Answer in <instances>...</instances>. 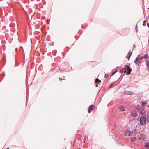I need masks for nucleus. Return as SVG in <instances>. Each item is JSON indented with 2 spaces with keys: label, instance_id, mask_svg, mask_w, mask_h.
Listing matches in <instances>:
<instances>
[{
  "label": "nucleus",
  "instance_id": "f257e3e1",
  "mask_svg": "<svg viewBox=\"0 0 149 149\" xmlns=\"http://www.w3.org/2000/svg\"><path fill=\"white\" fill-rule=\"evenodd\" d=\"M146 122V117L144 116H142L140 118V123L141 125H144Z\"/></svg>",
  "mask_w": 149,
  "mask_h": 149
},
{
  "label": "nucleus",
  "instance_id": "f03ea898",
  "mask_svg": "<svg viewBox=\"0 0 149 149\" xmlns=\"http://www.w3.org/2000/svg\"><path fill=\"white\" fill-rule=\"evenodd\" d=\"M125 67V68H124V72H127V74H130L132 71V69L128 65H126Z\"/></svg>",
  "mask_w": 149,
  "mask_h": 149
},
{
  "label": "nucleus",
  "instance_id": "7ed1b4c3",
  "mask_svg": "<svg viewBox=\"0 0 149 149\" xmlns=\"http://www.w3.org/2000/svg\"><path fill=\"white\" fill-rule=\"evenodd\" d=\"M95 106L94 105H91L89 106L88 108V112L90 113L92 110H95Z\"/></svg>",
  "mask_w": 149,
  "mask_h": 149
},
{
  "label": "nucleus",
  "instance_id": "20e7f679",
  "mask_svg": "<svg viewBox=\"0 0 149 149\" xmlns=\"http://www.w3.org/2000/svg\"><path fill=\"white\" fill-rule=\"evenodd\" d=\"M131 115L132 116L134 117H136L138 116L137 112L135 111H133L131 113Z\"/></svg>",
  "mask_w": 149,
  "mask_h": 149
},
{
  "label": "nucleus",
  "instance_id": "39448f33",
  "mask_svg": "<svg viewBox=\"0 0 149 149\" xmlns=\"http://www.w3.org/2000/svg\"><path fill=\"white\" fill-rule=\"evenodd\" d=\"M134 62L136 65H139L141 63V61H139L138 58H136V59L134 60Z\"/></svg>",
  "mask_w": 149,
  "mask_h": 149
},
{
  "label": "nucleus",
  "instance_id": "423d86ee",
  "mask_svg": "<svg viewBox=\"0 0 149 149\" xmlns=\"http://www.w3.org/2000/svg\"><path fill=\"white\" fill-rule=\"evenodd\" d=\"M132 54V52L130 50L126 56V58L128 59V60H129L130 58V57Z\"/></svg>",
  "mask_w": 149,
  "mask_h": 149
},
{
  "label": "nucleus",
  "instance_id": "0eeeda50",
  "mask_svg": "<svg viewBox=\"0 0 149 149\" xmlns=\"http://www.w3.org/2000/svg\"><path fill=\"white\" fill-rule=\"evenodd\" d=\"M132 132L130 131H127L125 132V136H130L132 134Z\"/></svg>",
  "mask_w": 149,
  "mask_h": 149
},
{
  "label": "nucleus",
  "instance_id": "6e6552de",
  "mask_svg": "<svg viewBox=\"0 0 149 149\" xmlns=\"http://www.w3.org/2000/svg\"><path fill=\"white\" fill-rule=\"evenodd\" d=\"M139 138L141 140H144L145 138V135L144 134H141Z\"/></svg>",
  "mask_w": 149,
  "mask_h": 149
},
{
  "label": "nucleus",
  "instance_id": "1a4fd4ad",
  "mask_svg": "<svg viewBox=\"0 0 149 149\" xmlns=\"http://www.w3.org/2000/svg\"><path fill=\"white\" fill-rule=\"evenodd\" d=\"M126 94L128 95H131L134 94V93L131 91H126L125 92Z\"/></svg>",
  "mask_w": 149,
  "mask_h": 149
},
{
  "label": "nucleus",
  "instance_id": "9d476101",
  "mask_svg": "<svg viewBox=\"0 0 149 149\" xmlns=\"http://www.w3.org/2000/svg\"><path fill=\"white\" fill-rule=\"evenodd\" d=\"M145 147L147 148H149V142H147L145 143Z\"/></svg>",
  "mask_w": 149,
  "mask_h": 149
},
{
  "label": "nucleus",
  "instance_id": "9b49d317",
  "mask_svg": "<svg viewBox=\"0 0 149 149\" xmlns=\"http://www.w3.org/2000/svg\"><path fill=\"white\" fill-rule=\"evenodd\" d=\"M143 57L144 59L149 58V56L147 54H145L143 56Z\"/></svg>",
  "mask_w": 149,
  "mask_h": 149
},
{
  "label": "nucleus",
  "instance_id": "f8f14e48",
  "mask_svg": "<svg viewBox=\"0 0 149 149\" xmlns=\"http://www.w3.org/2000/svg\"><path fill=\"white\" fill-rule=\"evenodd\" d=\"M125 109V108L124 107L121 106L119 107V109L121 111H124V110Z\"/></svg>",
  "mask_w": 149,
  "mask_h": 149
},
{
  "label": "nucleus",
  "instance_id": "ddd939ff",
  "mask_svg": "<svg viewBox=\"0 0 149 149\" xmlns=\"http://www.w3.org/2000/svg\"><path fill=\"white\" fill-rule=\"evenodd\" d=\"M101 82V81L99 80L98 78H97L95 79V82L96 83L98 84L99 83Z\"/></svg>",
  "mask_w": 149,
  "mask_h": 149
},
{
  "label": "nucleus",
  "instance_id": "4468645a",
  "mask_svg": "<svg viewBox=\"0 0 149 149\" xmlns=\"http://www.w3.org/2000/svg\"><path fill=\"white\" fill-rule=\"evenodd\" d=\"M65 79V77L64 76H63L62 77H60V78H59V79L60 80H64Z\"/></svg>",
  "mask_w": 149,
  "mask_h": 149
},
{
  "label": "nucleus",
  "instance_id": "2eb2a0df",
  "mask_svg": "<svg viewBox=\"0 0 149 149\" xmlns=\"http://www.w3.org/2000/svg\"><path fill=\"white\" fill-rule=\"evenodd\" d=\"M125 71V68H124L123 69H120L119 70V72L120 73H121L123 72H124Z\"/></svg>",
  "mask_w": 149,
  "mask_h": 149
},
{
  "label": "nucleus",
  "instance_id": "dca6fc26",
  "mask_svg": "<svg viewBox=\"0 0 149 149\" xmlns=\"http://www.w3.org/2000/svg\"><path fill=\"white\" fill-rule=\"evenodd\" d=\"M146 65L148 68L149 69V61L148 60H146Z\"/></svg>",
  "mask_w": 149,
  "mask_h": 149
},
{
  "label": "nucleus",
  "instance_id": "f3484780",
  "mask_svg": "<svg viewBox=\"0 0 149 149\" xmlns=\"http://www.w3.org/2000/svg\"><path fill=\"white\" fill-rule=\"evenodd\" d=\"M142 104L143 106H145L146 105V102H142Z\"/></svg>",
  "mask_w": 149,
  "mask_h": 149
},
{
  "label": "nucleus",
  "instance_id": "a211bd4d",
  "mask_svg": "<svg viewBox=\"0 0 149 149\" xmlns=\"http://www.w3.org/2000/svg\"><path fill=\"white\" fill-rule=\"evenodd\" d=\"M143 59H144L143 56L139 58V61H141V60H142Z\"/></svg>",
  "mask_w": 149,
  "mask_h": 149
},
{
  "label": "nucleus",
  "instance_id": "6ab92c4d",
  "mask_svg": "<svg viewBox=\"0 0 149 149\" xmlns=\"http://www.w3.org/2000/svg\"><path fill=\"white\" fill-rule=\"evenodd\" d=\"M146 113H143L142 112H140V114L142 115L145 116L146 115Z\"/></svg>",
  "mask_w": 149,
  "mask_h": 149
},
{
  "label": "nucleus",
  "instance_id": "aec40b11",
  "mask_svg": "<svg viewBox=\"0 0 149 149\" xmlns=\"http://www.w3.org/2000/svg\"><path fill=\"white\" fill-rule=\"evenodd\" d=\"M147 121L149 123V116L147 117Z\"/></svg>",
  "mask_w": 149,
  "mask_h": 149
},
{
  "label": "nucleus",
  "instance_id": "412c9836",
  "mask_svg": "<svg viewBox=\"0 0 149 149\" xmlns=\"http://www.w3.org/2000/svg\"><path fill=\"white\" fill-rule=\"evenodd\" d=\"M108 75L107 74H106L105 75V78H107L108 77Z\"/></svg>",
  "mask_w": 149,
  "mask_h": 149
},
{
  "label": "nucleus",
  "instance_id": "4be33fe9",
  "mask_svg": "<svg viewBox=\"0 0 149 149\" xmlns=\"http://www.w3.org/2000/svg\"><path fill=\"white\" fill-rule=\"evenodd\" d=\"M145 21H143V25L144 26H145L146 25V24H145Z\"/></svg>",
  "mask_w": 149,
  "mask_h": 149
},
{
  "label": "nucleus",
  "instance_id": "5701e85b",
  "mask_svg": "<svg viewBox=\"0 0 149 149\" xmlns=\"http://www.w3.org/2000/svg\"><path fill=\"white\" fill-rule=\"evenodd\" d=\"M135 29H136V32H137L138 31L137 26H136Z\"/></svg>",
  "mask_w": 149,
  "mask_h": 149
},
{
  "label": "nucleus",
  "instance_id": "b1692460",
  "mask_svg": "<svg viewBox=\"0 0 149 149\" xmlns=\"http://www.w3.org/2000/svg\"><path fill=\"white\" fill-rule=\"evenodd\" d=\"M115 73L114 72H113L112 74L111 75V76H113L115 74Z\"/></svg>",
  "mask_w": 149,
  "mask_h": 149
},
{
  "label": "nucleus",
  "instance_id": "393cba45",
  "mask_svg": "<svg viewBox=\"0 0 149 149\" xmlns=\"http://www.w3.org/2000/svg\"><path fill=\"white\" fill-rule=\"evenodd\" d=\"M140 56V55L139 54L138 55V56L136 58H138L139 59V58H140L139 57Z\"/></svg>",
  "mask_w": 149,
  "mask_h": 149
},
{
  "label": "nucleus",
  "instance_id": "a878e982",
  "mask_svg": "<svg viewBox=\"0 0 149 149\" xmlns=\"http://www.w3.org/2000/svg\"><path fill=\"white\" fill-rule=\"evenodd\" d=\"M147 26L149 28V23L147 24Z\"/></svg>",
  "mask_w": 149,
  "mask_h": 149
},
{
  "label": "nucleus",
  "instance_id": "bb28decb",
  "mask_svg": "<svg viewBox=\"0 0 149 149\" xmlns=\"http://www.w3.org/2000/svg\"><path fill=\"white\" fill-rule=\"evenodd\" d=\"M87 138H86V137H85L84 138V140H86Z\"/></svg>",
  "mask_w": 149,
  "mask_h": 149
},
{
  "label": "nucleus",
  "instance_id": "cd10ccee",
  "mask_svg": "<svg viewBox=\"0 0 149 149\" xmlns=\"http://www.w3.org/2000/svg\"><path fill=\"white\" fill-rule=\"evenodd\" d=\"M117 71H118V70H116L115 71H114V72L116 73V72Z\"/></svg>",
  "mask_w": 149,
  "mask_h": 149
},
{
  "label": "nucleus",
  "instance_id": "c85d7f7f",
  "mask_svg": "<svg viewBox=\"0 0 149 149\" xmlns=\"http://www.w3.org/2000/svg\"><path fill=\"white\" fill-rule=\"evenodd\" d=\"M148 43H149V39L148 40Z\"/></svg>",
  "mask_w": 149,
  "mask_h": 149
},
{
  "label": "nucleus",
  "instance_id": "c756f323",
  "mask_svg": "<svg viewBox=\"0 0 149 149\" xmlns=\"http://www.w3.org/2000/svg\"><path fill=\"white\" fill-rule=\"evenodd\" d=\"M84 140H83V142H84Z\"/></svg>",
  "mask_w": 149,
  "mask_h": 149
},
{
  "label": "nucleus",
  "instance_id": "7c9ffc66",
  "mask_svg": "<svg viewBox=\"0 0 149 149\" xmlns=\"http://www.w3.org/2000/svg\"><path fill=\"white\" fill-rule=\"evenodd\" d=\"M113 84H112L111 85V86H112Z\"/></svg>",
  "mask_w": 149,
  "mask_h": 149
}]
</instances>
